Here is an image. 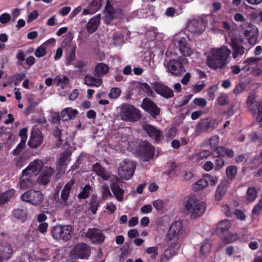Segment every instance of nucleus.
<instances>
[{"label": "nucleus", "mask_w": 262, "mask_h": 262, "mask_svg": "<svg viewBox=\"0 0 262 262\" xmlns=\"http://www.w3.org/2000/svg\"><path fill=\"white\" fill-rule=\"evenodd\" d=\"M231 53V50L225 46L212 50L210 55L207 57V62L208 67L213 69L223 68Z\"/></svg>", "instance_id": "f257e3e1"}, {"label": "nucleus", "mask_w": 262, "mask_h": 262, "mask_svg": "<svg viewBox=\"0 0 262 262\" xmlns=\"http://www.w3.org/2000/svg\"><path fill=\"white\" fill-rule=\"evenodd\" d=\"M205 204L194 197H186L184 201V211L192 219H196L202 216L205 212Z\"/></svg>", "instance_id": "f03ea898"}, {"label": "nucleus", "mask_w": 262, "mask_h": 262, "mask_svg": "<svg viewBox=\"0 0 262 262\" xmlns=\"http://www.w3.org/2000/svg\"><path fill=\"white\" fill-rule=\"evenodd\" d=\"M72 229L69 225H56L52 229L51 235L57 241L67 242L72 237Z\"/></svg>", "instance_id": "7ed1b4c3"}, {"label": "nucleus", "mask_w": 262, "mask_h": 262, "mask_svg": "<svg viewBox=\"0 0 262 262\" xmlns=\"http://www.w3.org/2000/svg\"><path fill=\"white\" fill-rule=\"evenodd\" d=\"M155 151L154 146L150 142L144 141L139 144L137 153L142 161L147 162L154 159Z\"/></svg>", "instance_id": "20e7f679"}, {"label": "nucleus", "mask_w": 262, "mask_h": 262, "mask_svg": "<svg viewBox=\"0 0 262 262\" xmlns=\"http://www.w3.org/2000/svg\"><path fill=\"white\" fill-rule=\"evenodd\" d=\"M243 42L244 39L242 36L234 35L231 37L229 44L233 50L232 57L233 59L238 60L247 52L243 45Z\"/></svg>", "instance_id": "39448f33"}, {"label": "nucleus", "mask_w": 262, "mask_h": 262, "mask_svg": "<svg viewBox=\"0 0 262 262\" xmlns=\"http://www.w3.org/2000/svg\"><path fill=\"white\" fill-rule=\"evenodd\" d=\"M121 116L125 121H136L140 119L141 117L140 111L129 104H124L122 106Z\"/></svg>", "instance_id": "423d86ee"}, {"label": "nucleus", "mask_w": 262, "mask_h": 262, "mask_svg": "<svg viewBox=\"0 0 262 262\" xmlns=\"http://www.w3.org/2000/svg\"><path fill=\"white\" fill-rule=\"evenodd\" d=\"M186 234V232L183 228L182 222L180 221H176L171 225L167 237L169 239L180 238L183 237Z\"/></svg>", "instance_id": "0eeeda50"}, {"label": "nucleus", "mask_w": 262, "mask_h": 262, "mask_svg": "<svg viewBox=\"0 0 262 262\" xmlns=\"http://www.w3.org/2000/svg\"><path fill=\"white\" fill-rule=\"evenodd\" d=\"M141 107L147 113L156 119L160 115L161 108L149 98H144L141 105Z\"/></svg>", "instance_id": "6e6552de"}, {"label": "nucleus", "mask_w": 262, "mask_h": 262, "mask_svg": "<svg viewBox=\"0 0 262 262\" xmlns=\"http://www.w3.org/2000/svg\"><path fill=\"white\" fill-rule=\"evenodd\" d=\"M21 199L23 201L30 202L37 205L41 203L43 200V194L39 191L30 190L23 194Z\"/></svg>", "instance_id": "1a4fd4ad"}, {"label": "nucleus", "mask_w": 262, "mask_h": 262, "mask_svg": "<svg viewBox=\"0 0 262 262\" xmlns=\"http://www.w3.org/2000/svg\"><path fill=\"white\" fill-rule=\"evenodd\" d=\"M168 71L171 75L180 76L185 72V67L180 59H170L167 64Z\"/></svg>", "instance_id": "9d476101"}, {"label": "nucleus", "mask_w": 262, "mask_h": 262, "mask_svg": "<svg viewBox=\"0 0 262 262\" xmlns=\"http://www.w3.org/2000/svg\"><path fill=\"white\" fill-rule=\"evenodd\" d=\"M43 136L41 131L36 127H33L31 132L28 144L31 148H36L43 142Z\"/></svg>", "instance_id": "9b49d317"}, {"label": "nucleus", "mask_w": 262, "mask_h": 262, "mask_svg": "<svg viewBox=\"0 0 262 262\" xmlns=\"http://www.w3.org/2000/svg\"><path fill=\"white\" fill-rule=\"evenodd\" d=\"M71 255L75 258H87L90 255L91 251L89 247L84 243L77 245L71 251Z\"/></svg>", "instance_id": "f8f14e48"}, {"label": "nucleus", "mask_w": 262, "mask_h": 262, "mask_svg": "<svg viewBox=\"0 0 262 262\" xmlns=\"http://www.w3.org/2000/svg\"><path fill=\"white\" fill-rule=\"evenodd\" d=\"M105 10L106 18L110 20L116 18L121 19L123 17L122 10L120 8H115L108 1L106 4Z\"/></svg>", "instance_id": "ddd939ff"}, {"label": "nucleus", "mask_w": 262, "mask_h": 262, "mask_svg": "<svg viewBox=\"0 0 262 262\" xmlns=\"http://www.w3.org/2000/svg\"><path fill=\"white\" fill-rule=\"evenodd\" d=\"M217 151L215 152L216 159L214 160L215 164H225V156L229 158L234 156V152L231 149H228L223 146H220Z\"/></svg>", "instance_id": "4468645a"}, {"label": "nucleus", "mask_w": 262, "mask_h": 262, "mask_svg": "<svg viewBox=\"0 0 262 262\" xmlns=\"http://www.w3.org/2000/svg\"><path fill=\"white\" fill-rule=\"evenodd\" d=\"M143 129L149 137L154 139L156 143L159 144L161 142L163 135L160 129L157 128L155 126L149 124L144 125Z\"/></svg>", "instance_id": "2eb2a0df"}, {"label": "nucleus", "mask_w": 262, "mask_h": 262, "mask_svg": "<svg viewBox=\"0 0 262 262\" xmlns=\"http://www.w3.org/2000/svg\"><path fill=\"white\" fill-rule=\"evenodd\" d=\"M153 89L156 93L166 99H169L173 96L172 90L161 82H155L154 84Z\"/></svg>", "instance_id": "dca6fc26"}, {"label": "nucleus", "mask_w": 262, "mask_h": 262, "mask_svg": "<svg viewBox=\"0 0 262 262\" xmlns=\"http://www.w3.org/2000/svg\"><path fill=\"white\" fill-rule=\"evenodd\" d=\"M244 35L248 40L249 44L251 46H253L257 41L258 35V29L255 27H249L244 31Z\"/></svg>", "instance_id": "f3484780"}, {"label": "nucleus", "mask_w": 262, "mask_h": 262, "mask_svg": "<svg viewBox=\"0 0 262 262\" xmlns=\"http://www.w3.org/2000/svg\"><path fill=\"white\" fill-rule=\"evenodd\" d=\"M121 181L120 179L115 177L114 180L110 185V187L113 193L118 201H122L123 200L124 190L121 188L118 183Z\"/></svg>", "instance_id": "a211bd4d"}, {"label": "nucleus", "mask_w": 262, "mask_h": 262, "mask_svg": "<svg viewBox=\"0 0 262 262\" xmlns=\"http://www.w3.org/2000/svg\"><path fill=\"white\" fill-rule=\"evenodd\" d=\"M135 169V165H121L118 169V174L122 179L128 180L133 177Z\"/></svg>", "instance_id": "6ab92c4d"}, {"label": "nucleus", "mask_w": 262, "mask_h": 262, "mask_svg": "<svg viewBox=\"0 0 262 262\" xmlns=\"http://www.w3.org/2000/svg\"><path fill=\"white\" fill-rule=\"evenodd\" d=\"M86 236L94 244L101 243L105 239L104 234L97 229H89L86 233Z\"/></svg>", "instance_id": "aec40b11"}, {"label": "nucleus", "mask_w": 262, "mask_h": 262, "mask_svg": "<svg viewBox=\"0 0 262 262\" xmlns=\"http://www.w3.org/2000/svg\"><path fill=\"white\" fill-rule=\"evenodd\" d=\"M12 246L7 242H3L0 244V258L2 259H9L14 252Z\"/></svg>", "instance_id": "412c9836"}, {"label": "nucleus", "mask_w": 262, "mask_h": 262, "mask_svg": "<svg viewBox=\"0 0 262 262\" xmlns=\"http://www.w3.org/2000/svg\"><path fill=\"white\" fill-rule=\"evenodd\" d=\"M41 171V174L38 178V182L40 184L47 185L50 181L51 177L54 172V169L51 167L44 166Z\"/></svg>", "instance_id": "4be33fe9"}, {"label": "nucleus", "mask_w": 262, "mask_h": 262, "mask_svg": "<svg viewBox=\"0 0 262 262\" xmlns=\"http://www.w3.org/2000/svg\"><path fill=\"white\" fill-rule=\"evenodd\" d=\"M102 0H87L88 6L83 10L84 14H94L100 9Z\"/></svg>", "instance_id": "5701e85b"}, {"label": "nucleus", "mask_w": 262, "mask_h": 262, "mask_svg": "<svg viewBox=\"0 0 262 262\" xmlns=\"http://www.w3.org/2000/svg\"><path fill=\"white\" fill-rule=\"evenodd\" d=\"M100 23V14H97L91 18L86 25V30L89 34L95 32L99 26Z\"/></svg>", "instance_id": "b1692460"}, {"label": "nucleus", "mask_w": 262, "mask_h": 262, "mask_svg": "<svg viewBox=\"0 0 262 262\" xmlns=\"http://www.w3.org/2000/svg\"><path fill=\"white\" fill-rule=\"evenodd\" d=\"M78 113V111L76 109L72 107H67L61 111V118L63 121L73 120L75 118Z\"/></svg>", "instance_id": "393cba45"}, {"label": "nucleus", "mask_w": 262, "mask_h": 262, "mask_svg": "<svg viewBox=\"0 0 262 262\" xmlns=\"http://www.w3.org/2000/svg\"><path fill=\"white\" fill-rule=\"evenodd\" d=\"M259 58L257 57H249L244 61L246 65L242 68V71L247 73V74L251 73L256 64Z\"/></svg>", "instance_id": "a878e982"}, {"label": "nucleus", "mask_w": 262, "mask_h": 262, "mask_svg": "<svg viewBox=\"0 0 262 262\" xmlns=\"http://www.w3.org/2000/svg\"><path fill=\"white\" fill-rule=\"evenodd\" d=\"M44 165H29L23 171V177L35 176L37 175L42 170Z\"/></svg>", "instance_id": "bb28decb"}, {"label": "nucleus", "mask_w": 262, "mask_h": 262, "mask_svg": "<svg viewBox=\"0 0 262 262\" xmlns=\"http://www.w3.org/2000/svg\"><path fill=\"white\" fill-rule=\"evenodd\" d=\"M178 247L170 246L166 249L160 259V262H168L172 257L175 255L177 252Z\"/></svg>", "instance_id": "cd10ccee"}, {"label": "nucleus", "mask_w": 262, "mask_h": 262, "mask_svg": "<svg viewBox=\"0 0 262 262\" xmlns=\"http://www.w3.org/2000/svg\"><path fill=\"white\" fill-rule=\"evenodd\" d=\"M247 104L249 111L253 115H257V107L259 102L255 99L254 96L251 95L248 96L247 99Z\"/></svg>", "instance_id": "c85d7f7f"}, {"label": "nucleus", "mask_w": 262, "mask_h": 262, "mask_svg": "<svg viewBox=\"0 0 262 262\" xmlns=\"http://www.w3.org/2000/svg\"><path fill=\"white\" fill-rule=\"evenodd\" d=\"M189 27H193V31L197 33L203 32L205 29L203 21L199 19H193L189 24Z\"/></svg>", "instance_id": "c756f323"}, {"label": "nucleus", "mask_w": 262, "mask_h": 262, "mask_svg": "<svg viewBox=\"0 0 262 262\" xmlns=\"http://www.w3.org/2000/svg\"><path fill=\"white\" fill-rule=\"evenodd\" d=\"M220 138L217 135L212 136L207 141V145L209 146L212 151L213 156L215 157V152L218 151L217 148L219 146Z\"/></svg>", "instance_id": "7c9ffc66"}, {"label": "nucleus", "mask_w": 262, "mask_h": 262, "mask_svg": "<svg viewBox=\"0 0 262 262\" xmlns=\"http://www.w3.org/2000/svg\"><path fill=\"white\" fill-rule=\"evenodd\" d=\"M93 169L104 180H106L110 177L109 172L101 165H93Z\"/></svg>", "instance_id": "2f4dec72"}, {"label": "nucleus", "mask_w": 262, "mask_h": 262, "mask_svg": "<svg viewBox=\"0 0 262 262\" xmlns=\"http://www.w3.org/2000/svg\"><path fill=\"white\" fill-rule=\"evenodd\" d=\"M74 183L75 180L72 179L65 185L61 191L60 195L61 199L68 200L71 191V188Z\"/></svg>", "instance_id": "473e14b6"}, {"label": "nucleus", "mask_w": 262, "mask_h": 262, "mask_svg": "<svg viewBox=\"0 0 262 262\" xmlns=\"http://www.w3.org/2000/svg\"><path fill=\"white\" fill-rule=\"evenodd\" d=\"M85 83L89 86H99L102 81L100 79L96 78L92 76L86 75L85 77Z\"/></svg>", "instance_id": "72a5a7b5"}, {"label": "nucleus", "mask_w": 262, "mask_h": 262, "mask_svg": "<svg viewBox=\"0 0 262 262\" xmlns=\"http://www.w3.org/2000/svg\"><path fill=\"white\" fill-rule=\"evenodd\" d=\"M108 71L109 68L106 64L99 63L95 67L94 73L96 76H101L106 74Z\"/></svg>", "instance_id": "f704fd0d"}, {"label": "nucleus", "mask_w": 262, "mask_h": 262, "mask_svg": "<svg viewBox=\"0 0 262 262\" xmlns=\"http://www.w3.org/2000/svg\"><path fill=\"white\" fill-rule=\"evenodd\" d=\"M231 223L229 220H224L220 222L217 225L218 232L224 233L231 227Z\"/></svg>", "instance_id": "c9c22d12"}, {"label": "nucleus", "mask_w": 262, "mask_h": 262, "mask_svg": "<svg viewBox=\"0 0 262 262\" xmlns=\"http://www.w3.org/2000/svg\"><path fill=\"white\" fill-rule=\"evenodd\" d=\"M257 191L256 189L253 187H249L247 190L246 200L249 202L254 201L257 196Z\"/></svg>", "instance_id": "e433bc0d"}, {"label": "nucleus", "mask_w": 262, "mask_h": 262, "mask_svg": "<svg viewBox=\"0 0 262 262\" xmlns=\"http://www.w3.org/2000/svg\"><path fill=\"white\" fill-rule=\"evenodd\" d=\"M76 47L74 46L71 49L70 52L67 53L66 62L67 66L73 64L72 62L75 60L76 58Z\"/></svg>", "instance_id": "4c0bfd02"}, {"label": "nucleus", "mask_w": 262, "mask_h": 262, "mask_svg": "<svg viewBox=\"0 0 262 262\" xmlns=\"http://www.w3.org/2000/svg\"><path fill=\"white\" fill-rule=\"evenodd\" d=\"M238 236L236 234L228 232L222 236L223 242L226 243H231L237 240Z\"/></svg>", "instance_id": "58836bf2"}, {"label": "nucleus", "mask_w": 262, "mask_h": 262, "mask_svg": "<svg viewBox=\"0 0 262 262\" xmlns=\"http://www.w3.org/2000/svg\"><path fill=\"white\" fill-rule=\"evenodd\" d=\"M19 188L20 189H26L27 188L31 187L32 186V183L30 181V179L28 177H23V175L20 179Z\"/></svg>", "instance_id": "ea45409f"}, {"label": "nucleus", "mask_w": 262, "mask_h": 262, "mask_svg": "<svg viewBox=\"0 0 262 262\" xmlns=\"http://www.w3.org/2000/svg\"><path fill=\"white\" fill-rule=\"evenodd\" d=\"M211 244L209 241H206L202 243L200 252L202 255L205 256L210 252Z\"/></svg>", "instance_id": "a19ab883"}, {"label": "nucleus", "mask_w": 262, "mask_h": 262, "mask_svg": "<svg viewBox=\"0 0 262 262\" xmlns=\"http://www.w3.org/2000/svg\"><path fill=\"white\" fill-rule=\"evenodd\" d=\"M71 155V150H65L62 152L60 156L58 164H64L66 162H70Z\"/></svg>", "instance_id": "79ce46f5"}, {"label": "nucleus", "mask_w": 262, "mask_h": 262, "mask_svg": "<svg viewBox=\"0 0 262 262\" xmlns=\"http://www.w3.org/2000/svg\"><path fill=\"white\" fill-rule=\"evenodd\" d=\"M139 89L144 91L149 96H152L154 94V91L147 83H140Z\"/></svg>", "instance_id": "37998d69"}, {"label": "nucleus", "mask_w": 262, "mask_h": 262, "mask_svg": "<svg viewBox=\"0 0 262 262\" xmlns=\"http://www.w3.org/2000/svg\"><path fill=\"white\" fill-rule=\"evenodd\" d=\"M208 185V181L205 179H201L197 181L194 184V188L195 190H201L206 188Z\"/></svg>", "instance_id": "c03bdc74"}, {"label": "nucleus", "mask_w": 262, "mask_h": 262, "mask_svg": "<svg viewBox=\"0 0 262 262\" xmlns=\"http://www.w3.org/2000/svg\"><path fill=\"white\" fill-rule=\"evenodd\" d=\"M99 206V201L96 196H93L90 204V210L93 214H95Z\"/></svg>", "instance_id": "a18cd8bd"}, {"label": "nucleus", "mask_w": 262, "mask_h": 262, "mask_svg": "<svg viewBox=\"0 0 262 262\" xmlns=\"http://www.w3.org/2000/svg\"><path fill=\"white\" fill-rule=\"evenodd\" d=\"M91 156L84 152H82L76 160L77 164H85L91 162Z\"/></svg>", "instance_id": "49530a36"}, {"label": "nucleus", "mask_w": 262, "mask_h": 262, "mask_svg": "<svg viewBox=\"0 0 262 262\" xmlns=\"http://www.w3.org/2000/svg\"><path fill=\"white\" fill-rule=\"evenodd\" d=\"M198 128L201 130H206L211 127V124L208 119L201 120L198 124Z\"/></svg>", "instance_id": "de8ad7c7"}, {"label": "nucleus", "mask_w": 262, "mask_h": 262, "mask_svg": "<svg viewBox=\"0 0 262 262\" xmlns=\"http://www.w3.org/2000/svg\"><path fill=\"white\" fill-rule=\"evenodd\" d=\"M91 187L89 185L84 186L82 191L78 194V198L80 199H84L87 198L90 193Z\"/></svg>", "instance_id": "09e8293b"}, {"label": "nucleus", "mask_w": 262, "mask_h": 262, "mask_svg": "<svg viewBox=\"0 0 262 262\" xmlns=\"http://www.w3.org/2000/svg\"><path fill=\"white\" fill-rule=\"evenodd\" d=\"M179 42L180 44V50L182 54L185 56H190L192 53L191 49L187 47L185 43H183L182 41H180Z\"/></svg>", "instance_id": "8fccbe9b"}, {"label": "nucleus", "mask_w": 262, "mask_h": 262, "mask_svg": "<svg viewBox=\"0 0 262 262\" xmlns=\"http://www.w3.org/2000/svg\"><path fill=\"white\" fill-rule=\"evenodd\" d=\"M237 172V168L234 165L229 166L226 169L227 176L229 179H233Z\"/></svg>", "instance_id": "3c124183"}, {"label": "nucleus", "mask_w": 262, "mask_h": 262, "mask_svg": "<svg viewBox=\"0 0 262 262\" xmlns=\"http://www.w3.org/2000/svg\"><path fill=\"white\" fill-rule=\"evenodd\" d=\"M218 90V86L216 84L212 85L207 90V95L209 100H212L215 98V92Z\"/></svg>", "instance_id": "603ef678"}, {"label": "nucleus", "mask_w": 262, "mask_h": 262, "mask_svg": "<svg viewBox=\"0 0 262 262\" xmlns=\"http://www.w3.org/2000/svg\"><path fill=\"white\" fill-rule=\"evenodd\" d=\"M14 216L19 220L24 221L26 218V211L21 209H17L13 211Z\"/></svg>", "instance_id": "864d4df0"}, {"label": "nucleus", "mask_w": 262, "mask_h": 262, "mask_svg": "<svg viewBox=\"0 0 262 262\" xmlns=\"http://www.w3.org/2000/svg\"><path fill=\"white\" fill-rule=\"evenodd\" d=\"M26 75L25 73H19L14 75L12 77V80L13 81L15 86H17L23 80Z\"/></svg>", "instance_id": "5fc2aeb1"}, {"label": "nucleus", "mask_w": 262, "mask_h": 262, "mask_svg": "<svg viewBox=\"0 0 262 262\" xmlns=\"http://www.w3.org/2000/svg\"><path fill=\"white\" fill-rule=\"evenodd\" d=\"M217 102L220 105H225L229 102V99L227 94L222 93L217 99Z\"/></svg>", "instance_id": "6e6d98bb"}, {"label": "nucleus", "mask_w": 262, "mask_h": 262, "mask_svg": "<svg viewBox=\"0 0 262 262\" xmlns=\"http://www.w3.org/2000/svg\"><path fill=\"white\" fill-rule=\"evenodd\" d=\"M121 93V90L118 88H113L111 89L108 97L111 99H115L120 96Z\"/></svg>", "instance_id": "4d7b16f0"}, {"label": "nucleus", "mask_w": 262, "mask_h": 262, "mask_svg": "<svg viewBox=\"0 0 262 262\" xmlns=\"http://www.w3.org/2000/svg\"><path fill=\"white\" fill-rule=\"evenodd\" d=\"M262 210V199L259 201L258 203L255 205L252 211V216H257Z\"/></svg>", "instance_id": "13d9d810"}, {"label": "nucleus", "mask_w": 262, "mask_h": 262, "mask_svg": "<svg viewBox=\"0 0 262 262\" xmlns=\"http://www.w3.org/2000/svg\"><path fill=\"white\" fill-rule=\"evenodd\" d=\"M70 203L68 202L67 200L59 199L55 203L56 207L59 208H64L69 206Z\"/></svg>", "instance_id": "bf43d9fd"}, {"label": "nucleus", "mask_w": 262, "mask_h": 262, "mask_svg": "<svg viewBox=\"0 0 262 262\" xmlns=\"http://www.w3.org/2000/svg\"><path fill=\"white\" fill-rule=\"evenodd\" d=\"M46 54V50L45 48L42 45L38 47L35 52V55L38 58L42 57Z\"/></svg>", "instance_id": "052dcab7"}, {"label": "nucleus", "mask_w": 262, "mask_h": 262, "mask_svg": "<svg viewBox=\"0 0 262 262\" xmlns=\"http://www.w3.org/2000/svg\"><path fill=\"white\" fill-rule=\"evenodd\" d=\"M26 143L20 142L17 145L16 147L13 150L12 153L14 156H18L24 149Z\"/></svg>", "instance_id": "680f3d73"}, {"label": "nucleus", "mask_w": 262, "mask_h": 262, "mask_svg": "<svg viewBox=\"0 0 262 262\" xmlns=\"http://www.w3.org/2000/svg\"><path fill=\"white\" fill-rule=\"evenodd\" d=\"M27 132L28 129L27 128H23L19 130L18 134L21 138L20 142L26 143L28 137Z\"/></svg>", "instance_id": "e2e57ef3"}, {"label": "nucleus", "mask_w": 262, "mask_h": 262, "mask_svg": "<svg viewBox=\"0 0 262 262\" xmlns=\"http://www.w3.org/2000/svg\"><path fill=\"white\" fill-rule=\"evenodd\" d=\"M193 101L196 105L202 107L205 106L207 104L206 99L203 98H196Z\"/></svg>", "instance_id": "0e129e2a"}, {"label": "nucleus", "mask_w": 262, "mask_h": 262, "mask_svg": "<svg viewBox=\"0 0 262 262\" xmlns=\"http://www.w3.org/2000/svg\"><path fill=\"white\" fill-rule=\"evenodd\" d=\"M11 16L7 13H3L0 15V22L2 24H6L11 20Z\"/></svg>", "instance_id": "69168bd1"}, {"label": "nucleus", "mask_w": 262, "mask_h": 262, "mask_svg": "<svg viewBox=\"0 0 262 262\" xmlns=\"http://www.w3.org/2000/svg\"><path fill=\"white\" fill-rule=\"evenodd\" d=\"M146 253L151 255V257L153 258L156 257L158 254V247H148L146 250Z\"/></svg>", "instance_id": "338daca9"}, {"label": "nucleus", "mask_w": 262, "mask_h": 262, "mask_svg": "<svg viewBox=\"0 0 262 262\" xmlns=\"http://www.w3.org/2000/svg\"><path fill=\"white\" fill-rule=\"evenodd\" d=\"M102 196L104 199L112 196V193L107 186H104L102 187Z\"/></svg>", "instance_id": "774afa93"}]
</instances>
